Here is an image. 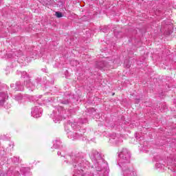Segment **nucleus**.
<instances>
[{
	"label": "nucleus",
	"instance_id": "nucleus-1",
	"mask_svg": "<svg viewBox=\"0 0 176 176\" xmlns=\"http://www.w3.org/2000/svg\"><path fill=\"white\" fill-rule=\"evenodd\" d=\"M55 16L56 17H57L58 19H60L61 17H63V13L60 12H55Z\"/></svg>",
	"mask_w": 176,
	"mask_h": 176
}]
</instances>
